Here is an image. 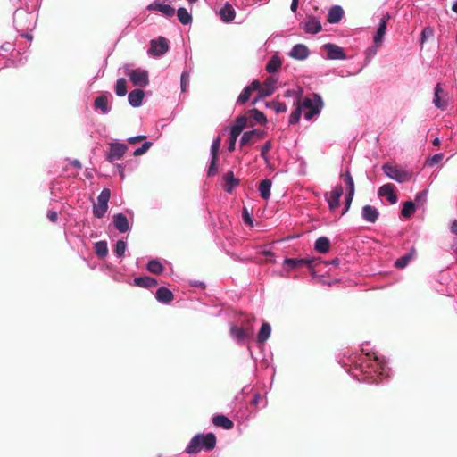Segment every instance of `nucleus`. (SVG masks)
<instances>
[{
    "label": "nucleus",
    "mask_w": 457,
    "mask_h": 457,
    "mask_svg": "<svg viewBox=\"0 0 457 457\" xmlns=\"http://www.w3.org/2000/svg\"><path fill=\"white\" fill-rule=\"evenodd\" d=\"M219 15L223 22L228 23L235 19L236 12L232 4L228 2H226L219 11Z\"/></svg>",
    "instance_id": "obj_22"
},
{
    "label": "nucleus",
    "mask_w": 457,
    "mask_h": 457,
    "mask_svg": "<svg viewBox=\"0 0 457 457\" xmlns=\"http://www.w3.org/2000/svg\"><path fill=\"white\" fill-rule=\"evenodd\" d=\"M330 247V241L326 237H320L316 239L314 244V249L320 253H326L329 251Z\"/></svg>",
    "instance_id": "obj_34"
},
{
    "label": "nucleus",
    "mask_w": 457,
    "mask_h": 457,
    "mask_svg": "<svg viewBox=\"0 0 457 457\" xmlns=\"http://www.w3.org/2000/svg\"><path fill=\"white\" fill-rule=\"evenodd\" d=\"M416 251L412 247L407 253L403 254L400 258L395 261V266L398 269L405 268L411 261H412L415 257Z\"/></svg>",
    "instance_id": "obj_30"
},
{
    "label": "nucleus",
    "mask_w": 457,
    "mask_h": 457,
    "mask_svg": "<svg viewBox=\"0 0 457 457\" xmlns=\"http://www.w3.org/2000/svg\"><path fill=\"white\" fill-rule=\"evenodd\" d=\"M300 26L306 33L312 35L318 34L322 29L320 20L312 15L307 16L305 21Z\"/></svg>",
    "instance_id": "obj_14"
},
{
    "label": "nucleus",
    "mask_w": 457,
    "mask_h": 457,
    "mask_svg": "<svg viewBox=\"0 0 457 457\" xmlns=\"http://www.w3.org/2000/svg\"><path fill=\"white\" fill-rule=\"evenodd\" d=\"M280 67H281V61H280V59L278 56L274 55L267 62V64H266V71L269 73H274V72L278 71V70Z\"/></svg>",
    "instance_id": "obj_44"
},
{
    "label": "nucleus",
    "mask_w": 457,
    "mask_h": 457,
    "mask_svg": "<svg viewBox=\"0 0 457 457\" xmlns=\"http://www.w3.org/2000/svg\"><path fill=\"white\" fill-rule=\"evenodd\" d=\"M111 196V191L104 188L97 196V203L93 205V214L96 218L101 219L104 216L108 209V202Z\"/></svg>",
    "instance_id": "obj_6"
},
{
    "label": "nucleus",
    "mask_w": 457,
    "mask_h": 457,
    "mask_svg": "<svg viewBox=\"0 0 457 457\" xmlns=\"http://www.w3.org/2000/svg\"><path fill=\"white\" fill-rule=\"evenodd\" d=\"M212 423L217 427H222L225 429H231L234 426L233 421L225 415L219 414L212 418Z\"/></svg>",
    "instance_id": "obj_33"
},
{
    "label": "nucleus",
    "mask_w": 457,
    "mask_h": 457,
    "mask_svg": "<svg viewBox=\"0 0 457 457\" xmlns=\"http://www.w3.org/2000/svg\"><path fill=\"white\" fill-rule=\"evenodd\" d=\"M354 196V193H346V195H345V209L342 212V215H344L345 213H346L351 206V204H352V201H353V198Z\"/></svg>",
    "instance_id": "obj_55"
},
{
    "label": "nucleus",
    "mask_w": 457,
    "mask_h": 457,
    "mask_svg": "<svg viewBox=\"0 0 457 457\" xmlns=\"http://www.w3.org/2000/svg\"><path fill=\"white\" fill-rule=\"evenodd\" d=\"M277 82L278 79L272 76L268 77L265 79L263 86H260V88L258 89L259 98L267 97L272 95L275 90Z\"/></svg>",
    "instance_id": "obj_18"
},
{
    "label": "nucleus",
    "mask_w": 457,
    "mask_h": 457,
    "mask_svg": "<svg viewBox=\"0 0 457 457\" xmlns=\"http://www.w3.org/2000/svg\"><path fill=\"white\" fill-rule=\"evenodd\" d=\"M327 51V58L329 60H345L346 54L344 49L335 44L327 43L323 46Z\"/></svg>",
    "instance_id": "obj_15"
},
{
    "label": "nucleus",
    "mask_w": 457,
    "mask_h": 457,
    "mask_svg": "<svg viewBox=\"0 0 457 457\" xmlns=\"http://www.w3.org/2000/svg\"><path fill=\"white\" fill-rule=\"evenodd\" d=\"M156 300L163 304H169L174 298L173 293L167 287H161L155 293Z\"/></svg>",
    "instance_id": "obj_26"
},
{
    "label": "nucleus",
    "mask_w": 457,
    "mask_h": 457,
    "mask_svg": "<svg viewBox=\"0 0 457 457\" xmlns=\"http://www.w3.org/2000/svg\"><path fill=\"white\" fill-rule=\"evenodd\" d=\"M94 105L96 109H99L103 114H107L111 110L108 96L106 95L97 96L94 101Z\"/></svg>",
    "instance_id": "obj_32"
},
{
    "label": "nucleus",
    "mask_w": 457,
    "mask_h": 457,
    "mask_svg": "<svg viewBox=\"0 0 457 457\" xmlns=\"http://www.w3.org/2000/svg\"><path fill=\"white\" fill-rule=\"evenodd\" d=\"M433 36V29L432 28L430 27H426L422 32H421V35H420V42L421 44H424L426 42V40L428 39V37Z\"/></svg>",
    "instance_id": "obj_54"
},
{
    "label": "nucleus",
    "mask_w": 457,
    "mask_h": 457,
    "mask_svg": "<svg viewBox=\"0 0 457 457\" xmlns=\"http://www.w3.org/2000/svg\"><path fill=\"white\" fill-rule=\"evenodd\" d=\"M343 187L339 185L335 187L331 192L325 194V199L330 211H335L339 207L340 198L343 195Z\"/></svg>",
    "instance_id": "obj_12"
},
{
    "label": "nucleus",
    "mask_w": 457,
    "mask_h": 457,
    "mask_svg": "<svg viewBox=\"0 0 457 457\" xmlns=\"http://www.w3.org/2000/svg\"><path fill=\"white\" fill-rule=\"evenodd\" d=\"M285 96H287V97L294 96V104H297L296 108L295 109L294 112H292V113L290 114L289 119H288L289 124L295 125V124L298 123V121L301 119V115H302L303 109L299 105V102L301 101V97H302V90L295 91V90L288 89L285 92Z\"/></svg>",
    "instance_id": "obj_9"
},
{
    "label": "nucleus",
    "mask_w": 457,
    "mask_h": 457,
    "mask_svg": "<svg viewBox=\"0 0 457 457\" xmlns=\"http://www.w3.org/2000/svg\"><path fill=\"white\" fill-rule=\"evenodd\" d=\"M127 250V243L126 241L120 239L116 242L113 253L117 258H122Z\"/></svg>",
    "instance_id": "obj_47"
},
{
    "label": "nucleus",
    "mask_w": 457,
    "mask_h": 457,
    "mask_svg": "<svg viewBox=\"0 0 457 457\" xmlns=\"http://www.w3.org/2000/svg\"><path fill=\"white\" fill-rule=\"evenodd\" d=\"M146 137L145 135H137V136H135V137H130L128 138V142L129 144H135V143H137V142H140L142 141L143 139H145Z\"/></svg>",
    "instance_id": "obj_60"
},
{
    "label": "nucleus",
    "mask_w": 457,
    "mask_h": 457,
    "mask_svg": "<svg viewBox=\"0 0 457 457\" xmlns=\"http://www.w3.org/2000/svg\"><path fill=\"white\" fill-rule=\"evenodd\" d=\"M13 22L17 30H32L36 26V15L32 12L17 9L13 14Z\"/></svg>",
    "instance_id": "obj_4"
},
{
    "label": "nucleus",
    "mask_w": 457,
    "mask_h": 457,
    "mask_svg": "<svg viewBox=\"0 0 457 457\" xmlns=\"http://www.w3.org/2000/svg\"><path fill=\"white\" fill-rule=\"evenodd\" d=\"M158 282L155 278H151L149 276H140L137 277L133 279V285L144 287V288H151L157 286Z\"/></svg>",
    "instance_id": "obj_28"
},
{
    "label": "nucleus",
    "mask_w": 457,
    "mask_h": 457,
    "mask_svg": "<svg viewBox=\"0 0 457 457\" xmlns=\"http://www.w3.org/2000/svg\"><path fill=\"white\" fill-rule=\"evenodd\" d=\"M169 48L168 40L163 37H159L157 39L151 40L147 53L149 55L161 57L169 51Z\"/></svg>",
    "instance_id": "obj_10"
},
{
    "label": "nucleus",
    "mask_w": 457,
    "mask_h": 457,
    "mask_svg": "<svg viewBox=\"0 0 457 457\" xmlns=\"http://www.w3.org/2000/svg\"><path fill=\"white\" fill-rule=\"evenodd\" d=\"M379 217L378 209L372 205L366 204L361 209V218L369 223H375Z\"/></svg>",
    "instance_id": "obj_21"
},
{
    "label": "nucleus",
    "mask_w": 457,
    "mask_h": 457,
    "mask_svg": "<svg viewBox=\"0 0 457 457\" xmlns=\"http://www.w3.org/2000/svg\"><path fill=\"white\" fill-rule=\"evenodd\" d=\"M153 143L151 141H145L140 147L137 148L133 152L134 156H140L145 154L152 146Z\"/></svg>",
    "instance_id": "obj_52"
},
{
    "label": "nucleus",
    "mask_w": 457,
    "mask_h": 457,
    "mask_svg": "<svg viewBox=\"0 0 457 457\" xmlns=\"http://www.w3.org/2000/svg\"><path fill=\"white\" fill-rule=\"evenodd\" d=\"M94 249H95L96 254L99 258H102V259L105 258L108 254V245H107V242L105 240H101V241L95 243Z\"/></svg>",
    "instance_id": "obj_39"
},
{
    "label": "nucleus",
    "mask_w": 457,
    "mask_h": 457,
    "mask_svg": "<svg viewBox=\"0 0 457 457\" xmlns=\"http://www.w3.org/2000/svg\"><path fill=\"white\" fill-rule=\"evenodd\" d=\"M128 150V145L125 143L115 140L109 143V152L106 154V160L110 162L120 161L124 156Z\"/></svg>",
    "instance_id": "obj_8"
},
{
    "label": "nucleus",
    "mask_w": 457,
    "mask_h": 457,
    "mask_svg": "<svg viewBox=\"0 0 457 457\" xmlns=\"http://www.w3.org/2000/svg\"><path fill=\"white\" fill-rule=\"evenodd\" d=\"M265 136L263 130L252 129L243 133L240 138V145H245L249 144L253 138L262 139Z\"/></svg>",
    "instance_id": "obj_25"
},
{
    "label": "nucleus",
    "mask_w": 457,
    "mask_h": 457,
    "mask_svg": "<svg viewBox=\"0 0 457 457\" xmlns=\"http://www.w3.org/2000/svg\"><path fill=\"white\" fill-rule=\"evenodd\" d=\"M247 123V119L245 116L241 115L237 117L235 123L230 127L229 131V142L228 145V150L229 152H233L236 147V143L238 136L242 133L243 129L245 128Z\"/></svg>",
    "instance_id": "obj_5"
},
{
    "label": "nucleus",
    "mask_w": 457,
    "mask_h": 457,
    "mask_svg": "<svg viewBox=\"0 0 457 457\" xmlns=\"http://www.w3.org/2000/svg\"><path fill=\"white\" fill-rule=\"evenodd\" d=\"M341 179L345 185L347 193H354L355 186L353 179L349 170H346L344 174L341 175Z\"/></svg>",
    "instance_id": "obj_41"
},
{
    "label": "nucleus",
    "mask_w": 457,
    "mask_h": 457,
    "mask_svg": "<svg viewBox=\"0 0 457 457\" xmlns=\"http://www.w3.org/2000/svg\"><path fill=\"white\" fill-rule=\"evenodd\" d=\"M191 71L185 70L180 76V88L182 92H186L190 82Z\"/></svg>",
    "instance_id": "obj_49"
},
{
    "label": "nucleus",
    "mask_w": 457,
    "mask_h": 457,
    "mask_svg": "<svg viewBox=\"0 0 457 457\" xmlns=\"http://www.w3.org/2000/svg\"><path fill=\"white\" fill-rule=\"evenodd\" d=\"M224 190L229 194L239 185V179L235 178L233 171L227 172L224 176Z\"/></svg>",
    "instance_id": "obj_29"
},
{
    "label": "nucleus",
    "mask_w": 457,
    "mask_h": 457,
    "mask_svg": "<svg viewBox=\"0 0 457 457\" xmlns=\"http://www.w3.org/2000/svg\"><path fill=\"white\" fill-rule=\"evenodd\" d=\"M216 445V436L213 433L196 434L187 445L185 452L188 454H195L201 450L212 451Z\"/></svg>",
    "instance_id": "obj_2"
},
{
    "label": "nucleus",
    "mask_w": 457,
    "mask_h": 457,
    "mask_svg": "<svg viewBox=\"0 0 457 457\" xmlns=\"http://www.w3.org/2000/svg\"><path fill=\"white\" fill-rule=\"evenodd\" d=\"M382 170L386 176L398 183H404L411 179V175L407 171L389 163H385L382 166Z\"/></svg>",
    "instance_id": "obj_7"
},
{
    "label": "nucleus",
    "mask_w": 457,
    "mask_h": 457,
    "mask_svg": "<svg viewBox=\"0 0 457 457\" xmlns=\"http://www.w3.org/2000/svg\"><path fill=\"white\" fill-rule=\"evenodd\" d=\"M427 190H422L415 195V202L418 204H424L427 201Z\"/></svg>",
    "instance_id": "obj_57"
},
{
    "label": "nucleus",
    "mask_w": 457,
    "mask_h": 457,
    "mask_svg": "<svg viewBox=\"0 0 457 457\" xmlns=\"http://www.w3.org/2000/svg\"><path fill=\"white\" fill-rule=\"evenodd\" d=\"M393 184H385L378 189V195L382 197H386V200L394 204L397 202V195L395 193Z\"/></svg>",
    "instance_id": "obj_24"
},
{
    "label": "nucleus",
    "mask_w": 457,
    "mask_h": 457,
    "mask_svg": "<svg viewBox=\"0 0 457 457\" xmlns=\"http://www.w3.org/2000/svg\"><path fill=\"white\" fill-rule=\"evenodd\" d=\"M343 15V8L339 5H334L328 11V21L332 24L337 23L341 21Z\"/></svg>",
    "instance_id": "obj_31"
},
{
    "label": "nucleus",
    "mask_w": 457,
    "mask_h": 457,
    "mask_svg": "<svg viewBox=\"0 0 457 457\" xmlns=\"http://www.w3.org/2000/svg\"><path fill=\"white\" fill-rule=\"evenodd\" d=\"M134 86L145 87L149 84L148 71L141 69L132 70L129 74Z\"/></svg>",
    "instance_id": "obj_13"
},
{
    "label": "nucleus",
    "mask_w": 457,
    "mask_h": 457,
    "mask_svg": "<svg viewBox=\"0 0 457 457\" xmlns=\"http://www.w3.org/2000/svg\"><path fill=\"white\" fill-rule=\"evenodd\" d=\"M260 88L259 80H253L250 85L246 86L237 97V103L238 104H245L251 97L253 91H258Z\"/></svg>",
    "instance_id": "obj_17"
},
{
    "label": "nucleus",
    "mask_w": 457,
    "mask_h": 457,
    "mask_svg": "<svg viewBox=\"0 0 457 457\" xmlns=\"http://www.w3.org/2000/svg\"><path fill=\"white\" fill-rule=\"evenodd\" d=\"M390 19L391 15L388 12H385L382 14V17L380 18L378 22V29L373 36V41L375 45H382L386 31L387 22Z\"/></svg>",
    "instance_id": "obj_11"
},
{
    "label": "nucleus",
    "mask_w": 457,
    "mask_h": 457,
    "mask_svg": "<svg viewBox=\"0 0 457 457\" xmlns=\"http://www.w3.org/2000/svg\"><path fill=\"white\" fill-rule=\"evenodd\" d=\"M230 334L237 342H242L253 337V329L252 328L232 326L230 328Z\"/></svg>",
    "instance_id": "obj_16"
},
{
    "label": "nucleus",
    "mask_w": 457,
    "mask_h": 457,
    "mask_svg": "<svg viewBox=\"0 0 457 457\" xmlns=\"http://www.w3.org/2000/svg\"><path fill=\"white\" fill-rule=\"evenodd\" d=\"M177 16L179 21L183 25H189L192 23V15L184 7H179L177 11Z\"/></svg>",
    "instance_id": "obj_40"
},
{
    "label": "nucleus",
    "mask_w": 457,
    "mask_h": 457,
    "mask_svg": "<svg viewBox=\"0 0 457 457\" xmlns=\"http://www.w3.org/2000/svg\"><path fill=\"white\" fill-rule=\"evenodd\" d=\"M146 269L149 272L154 274H161L163 271V265L160 261L156 259L150 260L146 265Z\"/></svg>",
    "instance_id": "obj_43"
},
{
    "label": "nucleus",
    "mask_w": 457,
    "mask_h": 457,
    "mask_svg": "<svg viewBox=\"0 0 457 457\" xmlns=\"http://www.w3.org/2000/svg\"><path fill=\"white\" fill-rule=\"evenodd\" d=\"M272 145L270 140L266 141L261 147V157L264 160L266 163H269L270 159L268 157L267 153L271 149Z\"/></svg>",
    "instance_id": "obj_50"
},
{
    "label": "nucleus",
    "mask_w": 457,
    "mask_h": 457,
    "mask_svg": "<svg viewBox=\"0 0 457 457\" xmlns=\"http://www.w3.org/2000/svg\"><path fill=\"white\" fill-rule=\"evenodd\" d=\"M144 96L145 93L143 90L135 89L129 93L128 101L132 107L137 108L142 105Z\"/></svg>",
    "instance_id": "obj_27"
},
{
    "label": "nucleus",
    "mask_w": 457,
    "mask_h": 457,
    "mask_svg": "<svg viewBox=\"0 0 457 457\" xmlns=\"http://www.w3.org/2000/svg\"><path fill=\"white\" fill-rule=\"evenodd\" d=\"M127 81L124 78L117 79L115 84V93L118 96L122 97L127 95Z\"/></svg>",
    "instance_id": "obj_45"
},
{
    "label": "nucleus",
    "mask_w": 457,
    "mask_h": 457,
    "mask_svg": "<svg viewBox=\"0 0 457 457\" xmlns=\"http://www.w3.org/2000/svg\"><path fill=\"white\" fill-rule=\"evenodd\" d=\"M444 157V154L439 153V154H434L429 160H428V164L429 165H434V164H437L438 162H440L442 161Z\"/></svg>",
    "instance_id": "obj_59"
},
{
    "label": "nucleus",
    "mask_w": 457,
    "mask_h": 457,
    "mask_svg": "<svg viewBox=\"0 0 457 457\" xmlns=\"http://www.w3.org/2000/svg\"><path fill=\"white\" fill-rule=\"evenodd\" d=\"M450 229L453 234L457 235V220L452 221Z\"/></svg>",
    "instance_id": "obj_64"
},
{
    "label": "nucleus",
    "mask_w": 457,
    "mask_h": 457,
    "mask_svg": "<svg viewBox=\"0 0 457 457\" xmlns=\"http://www.w3.org/2000/svg\"><path fill=\"white\" fill-rule=\"evenodd\" d=\"M303 261V266L305 265L309 269H312L316 265L317 259L315 258H301Z\"/></svg>",
    "instance_id": "obj_58"
},
{
    "label": "nucleus",
    "mask_w": 457,
    "mask_h": 457,
    "mask_svg": "<svg viewBox=\"0 0 457 457\" xmlns=\"http://www.w3.org/2000/svg\"><path fill=\"white\" fill-rule=\"evenodd\" d=\"M220 146V138L217 137L212 141V145H211V150H210V152H211L210 154H211V156H213V159L219 158Z\"/></svg>",
    "instance_id": "obj_51"
},
{
    "label": "nucleus",
    "mask_w": 457,
    "mask_h": 457,
    "mask_svg": "<svg viewBox=\"0 0 457 457\" xmlns=\"http://www.w3.org/2000/svg\"><path fill=\"white\" fill-rule=\"evenodd\" d=\"M266 107L274 110L276 113L286 112L287 108L284 103L278 101H271L266 104Z\"/></svg>",
    "instance_id": "obj_48"
},
{
    "label": "nucleus",
    "mask_w": 457,
    "mask_h": 457,
    "mask_svg": "<svg viewBox=\"0 0 457 457\" xmlns=\"http://www.w3.org/2000/svg\"><path fill=\"white\" fill-rule=\"evenodd\" d=\"M417 205L412 201H406L403 203L402 209V215L404 218H410L415 212Z\"/></svg>",
    "instance_id": "obj_46"
},
{
    "label": "nucleus",
    "mask_w": 457,
    "mask_h": 457,
    "mask_svg": "<svg viewBox=\"0 0 457 457\" xmlns=\"http://www.w3.org/2000/svg\"><path fill=\"white\" fill-rule=\"evenodd\" d=\"M146 10L148 11H159L163 15L167 17H172L175 14V9L170 4L160 3L159 1H154L152 4L146 6Z\"/></svg>",
    "instance_id": "obj_19"
},
{
    "label": "nucleus",
    "mask_w": 457,
    "mask_h": 457,
    "mask_svg": "<svg viewBox=\"0 0 457 457\" xmlns=\"http://www.w3.org/2000/svg\"><path fill=\"white\" fill-rule=\"evenodd\" d=\"M361 353L345 352L338 360L339 364L356 380L378 384L390 377L391 370L386 361L373 351L369 342L361 345Z\"/></svg>",
    "instance_id": "obj_1"
},
{
    "label": "nucleus",
    "mask_w": 457,
    "mask_h": 457,
    "mask_svg": "<svg viewBox=\"0 0 457 457\" xmlns=\"http://www.w3.org/2000/svg\"><path fill=\"white\" fill-rule=\"evenodd\" d=\"M299 0H292L290 9L293 12H296L298 8Z\"/></svg>",
    "instance_id": "obj_63"
},
{
    "label": "nucleus",
    "mask_w": 457,
    "mask_h": 457,
    "mask_svg": "<svg viewBox=\"0 0 457 457\" xmlns=\"http://www.w3.org/2000/svg\"><path fill=\"white\" fill-rule=\"evenodd\" d=\"M380 46H370L369 47L367 50H366V58L370 61V59H372L376 54H377V52H378V49Z\"/></svg>",
    "instance_id": "obj_56"
},
{
    "label": "nucleus",
    "mask_w": 457,
    "mask_h": 457,
    "mask_svg": "<svg viewBox=\"0 0 457 457\" xmlns=\"http://www.w3.org/2000/svg\"><path fill=\"white\" fill-rule=\"evenodd\" d=\"M218 159H213V156H211V162L207 170V175L209 177H213L216 175L218 167H217Z\"/></svg>",
    "instance_id": "obj_53"
},
{
    "label": "nucleus",
    "mask_w": 457,
    "mask_h": 457,
    "mask_svg": "<svg viewBox=\"0 0 457 457\" xmlns=\"http://www.w3.org/2000/svg\"><path fill=\"white\" fill-rule=\"evenodd\" d=\"M283 266L287 271H290L302 267L303 261L301 258H285L283 261Z\"/></svg>",
    "instance_id": "obj_38"
},
{
    "label": "nucleus",
    "mask_w": 457,
    "mask_h": 457,
    "mask_svg": "<svg viewBox=\"0 0 457 457\" xmlns=\"http://www.w3.org/2000/svg\"><path fill=\"white\" fill-rule=\"evenodd\" d=\"M189 285L191 287H200V288H205V284L204 282L203 281H200V280H190L189 281Z\"/></svg>",
    "instance_id": "obj_62"
},
{
    "label": "nucleus",
    "mask_w": 457,
    "mask_h": 457,
    "mask_svg": "<svg viewBox=\"0 0 457 457\" xmlns=\"http://www.w3.org/2000/svg\"><path fill=\"white\" fill-rule=\"evenodd\" d=\"M288 54L293 59L303 61L308 58L310 51L305 45L296 44L292 47Z\"/></svg>",
    "instance_id": "obj_20"
},
{
    "label": "nucleus",
    "mask_w": 457,
    "mask_h": 457,
    "mask_svg": "<svg viewBox=\"0 0 457 457\" xmlns=\"http://www.w3.org/2000/svg\"><path fill=\"white\" fill-rule=\"evenodd\" d=\"M272 182L269 179H262L259 185L260 195L262 199L268 200L270 197Z\"/></svg>",
    "instance_id": "obj_35"
},
{
    "label": "nucleus",
    "mask_w": 457,
    "mask_h": 457,
    "mask_svg": "<svg viewBox=\"0 0 457 457\" xmlns=\"http://www.w3.org/2000/svg\"><path fill=\"white\" fill-rule=\"evenodd\" d=\"M112 221L115 228L120 233H126L130 228L128 218L123 213L113 215Z\"/></svg>",
    "instance_id": "obj_23"
},
{
    "label": "nucleus",
    "mask_w": 457,
    "mask_h": 457,
    "mask_svg": "<svg viewBox=\"0 0 457 457\" xmlns=\"http://www.w3.org/2000/svg\"><path fill=\"white\" fill-rule=\"evenodd\" d=\"M442 92L441 85L437 84L434 91L433 104L440 110H445L447 107V102L441 100L439 94Z\"/></svg>",
    "instance_id": "obj_37"
},
{
    "label": "nucleus",
    "mask_w": 457,
    "mask_h": 457,
    "mask_svg": "<svg viewBox=\"0 0 457 457\" xmlns=\"http://www.w3.org/2000/svg\"><path fill=\"white\" fill-rule=\"evenodd\" d=\"M47 218L51 222H56L58 219V213L56 211L50 210L47 212Z\"/></svg>",
    "instance_id": "obj_61"
},
{
    "label": "nucleus",
    "mask_w": 457,
    "mask_h": 457,
    "mask_svg": "<svg viewBox=\"0 0 457 457\" xmlns=\"http://www.w3.org/2000/svg\"><path fill=\"white\" fill-rule=\"evenodd\" d=\"M249 117L261 125H265L268 122L264 113L255 108L249 111Z\"/></svg>",
    "instance_id": "obj_42"
},
{
    "label": "nucleus",
    "mask_w": 457,
    "mask_h": 457,
    "mask_svg": "<svg viewBox=\"0 0 457 457\" xmlns=\"http://www.w3.org/2000/svg\"><path fill=\"white\" fill-rule=\"evenodd\" d=\"M271 327L268 322H263L257 336L259 343H265L270 337Z\"/></svg>",
    "instance_id": "obj_36"
},
{
    "label": "nucleus",
    "mask_w": 457,
    "mask_h": 457,
    "mask_svg": "<svg viewBox=\"0 0 457 457\" xmlns=\"http://www.w3.org/2000/svg\"><path fill=\"white\" fill-rule=\"evenodd\" d=\"M299 105L304 111L303 117L306 120H312L314 116L320 114L323 108V101L319 94H312L303 98Z\"/></svg>",
    "instance_id": "obj_3"
}]
</instances>
